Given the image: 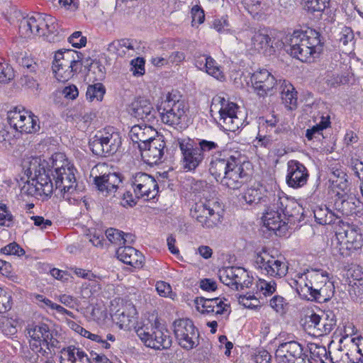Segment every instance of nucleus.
I'll use <instances>...</instances> for the list:
<instances>
[{
	"label": "nucleus",
	"mask_w": 363,
	"mask_h": 363,
	"mask_svg": "<svg viewBox=\"0 0 363 363\" xmlns=\"http://www.w3.org/2000/svg\"><path fill=\"white\" fill-rule=\"evenodd\" d=\"M282 103L289 110H295L297 108V91L294 86L286 80H279Z\"/></svg>",
	"instance_id": "nucleus-36"
},
{
	"label": "nucleus",
	"mask_w": 363,
	"mask_h": 363,
	"mask_svg": "<svg viewBox=\"0 0 363 363\" xmlns=\"http://www.w3.org/2000/svg\"><path fill=\"white\" fill-rule=\"evenodd\" d=\"M140 150L143 161L152 166L162 162L166 143L162 136H158L147 145H140Z\"/></svg>",
	"instance_id": "nucleus-24"
},
{
	"label": "nucleus",
	"mask_w": 363,
	"mask_h": 363,
	"mask_svg": "<svg viewBox=\"0 0 363 363\" xmlns=\"http://www.w3.org/2000/svg\"><path fill=\"white\" fill-rule=\"evenodd\" d=\"M28 334L30 337V350L36 354L34 362H46L55 354V349L60 348V342L53 336L49 326L43 323L28 325Z\"/></svg>",
	"instance_id": "nucleus-3"
},
{
	"label": "nucleus",
	"mask_w": 363,
	"mask_h": 363,
	"mask_svg": "<svg viewBox=\"0 0 363 363\" xmlns=\"http://www.w3.org/2000/svg\"><path fill=\"white\" fill-rule=\"evenodd\" d=\"M12 221L13 216L8 211L6 206L0 203V225L10 227Z\"/></svg>",
	"instance_id": "nucleus-57"
},
{
	"label": "nucleus",
	"mask_w": 363,
	"mask_h": 363,
	"mask_svg": "<svg viewBox=\"0 0 363 363\" xmlns=\"http://www.w3.org/2000/svg\"><path fill=\"white\" fill-rule=\"evenodd\" d=\"M117 257L126 264L141 268L144 264L143 255L131 246H121L116 251Z\"/></svg>",
	"instance_id": "nucleus-31"
},
{
	"label": "nucleus",
	"mask_w": 363,
	"mask_h": 363,
	"mask_svg": "<svg viewBox=\"0 0 363 363\" xmlns=\"http://www.w3.org/2000/svg\"><path fill=\"white\" fill-rule=\"evenodd\" d=\"M277 186L276 183H273L265 186L249 188L244 192L242 199L248 204L261 203L265 206L272 202L269 200V194L276 193Z\"/></svg>",
	"instance_id": "nucleus-27"
},
{
	"label": "nucleus",
	"mask_w": 363,
	"mask_h": 363,
	"mask_svg": "<svg viewBox=\"0 0 363 363\" xmlns=\"http://www.w3.org/2000/svg\"><path fill=\"white\" fill-rule=\"evenodd\" d=\"M128 111L132 116L146 123L154 122L158 112L154 108L150 101L144 97L135 99L130 104Z\"/></svg>",
	"instance_id": "nucleus-26"
},
{
	"label": "nucleus",
	"mask_w": 363,
	"mask_h": 363,
	"mask_svg": "<svg viewBox=\"0 0 363 363\" xmlns=\"http://www.w3.org/2000/svg\"><path fill=\"white\" fill-rule=\"evenodd\" d=\"M70 269L74 272V274L77 277L82 279H88L89 281H94L98 282L99 281H101L102 279L101 276L94 274L90 270H86L77 267H71Z\"/></svg>",
	"instance_id": "nucleus-50"
},
{
	"label": "nucleus",
	"mask_w": 363,
	"mask_h": 363,
	"mask_svg": "<svg viewBox=\"0 0 363 363\" xmlns=\"http://www.w3.org/2000/svg\"><path fill=\"white\" fill-rule=\"evenodd\" d=\"M315 36H310L308 31L294 30L286 38L284 43L286 51L302 62H313L314 55L318 46V33L314 31Z\"/></svg>",
	"instance_id": "nucleus-5"
},
{
	"label": "nucleus",
	"mask_w": 363,
	"mask_h": 363,
	"mask_svg": "<svg viewBox=\"0 0 363 363\" xmlns=\"http://www.w3.org/2000/svg\"><path fill=\"white\" fill-rule=\"evenodd\" d=\"M136 334L145 346L155 350L167 349L172 345L169 332L157 323L147 322L135 330Z\"/></svg>",
	"instance_id": "nucleus-12"
},
{
	"label": "nucleus",
	"mask_w": 363,
	"mask_h": 363,
	"mask_svg": "<svg viewBox=\"0 0 363 363\" xmlns=\"http://www.w3.org/2000/svg\"><path fill=\"white\" fill-rule=\"evenodd\" d=\"M334 281H325V284L319 286V302L323 299V302L329 301L334 295Z\"/></svg>",
	"instance_id": "nucleus-48"
},
{
	"label": "nucleus",
	"mask_w": 363,
	"mask_h": 363,
	"mask_svg": "<svg viewBox=\"0 0 363 363\" xmlns=\"http://www.w3.org/2000/svg\"><path fill=\"white\" fill-rule=\"evenodd\" d=\"M177 145L181 152V165L185 172L195 171L203 162L194 140L187 138L177 139Z\"/></svg>",
	"instance_id": "nucleus-19"
},
{
	"label": "nucleus",
	"mask_w": 363,
	"mask_h": 363,
	"mask_svg": "<svg viewBox=\"0 0 363 363\" xmlns=\"http://www.w3.org/2000/svg\"><path fill=\"white\" fill-rule=\"evenodd\" d=\"M287 303L285 298L281 296H274L270 300V306L277 312H284Z\"/></svg>",
	"instance_id": "nucleus-61"
},
{
	"label": "nucleus",
	"mask_w": 363,
	"mask_h": 363,
	"mask_svg": "<svg viewBox=\"0 0 363 363\" xmlns=\"http://www.w3.org/2000/svg\"><path fill=\"white\" fill-rule=\"evenodd\" d=\"M304 316L301 320V325L305 332L312 337H316L318 329V315L312 306L303 309Z\"/></svg>",
	"instance_id": "nucleus-39"
},
{
	"label": "nucleus",
	"mask_w": 363,
	"mask_h": 363,
	"mask_svg": "<svg viewBox=\"0 0 363 363\" xmlns=\"http://www.w3.org/2000/svg\"><path fill=\"white\" fill-rule=\"evenodd\" d=\"M204 70L209 75H211L218 79L223 78V74L220 67L217 65V63L214 59H213L211 56L208 58L207 66L204 68Z\"/></svg>",
	"instance_id": "nucleus-54"
},
{
	"label": "nucleus",
	"mask_w": 363,
	"mask_h": 363,
	"mask_svg": "<svg viewBox=\"0 0 363 363\" xmlns=\"http://www.w3.org/2000/svg\"><path fill=\"white\" fill-rule=\"evenodd\" d=\"M255 267L262 274L277 278L284 277L289 269L288 263L282 255L274 256L266 250H262L256 255Z\"/></svg>",
	"instance_id": "nucleus-14"
},
{
	"label": "nucleus",
	"mask_w": 363,
	"mask_h": 363,
	"mask_svg": "<svg viewBox=\"0 0 363 363\" xmlns=\"http://www.w3.org/2000/svg\"><path fill=\"white\" fill-rule=\"evenodd\" d=\"M0 251L1 253L6 255L21 256L25 254L24 250L21 248L20 245L15 242L9 243V245L2 247L0 250Z\"/></svg>",
	"instance_id": "nucleus-55"
},
{
	"label": "nucleus",
	"mask_w": 363,
	"mask_h": 363,
	"mask_svg": "<svg viewBox=\"0 0 363 363\" xmlns=\"http://www.w3.org/2000/svg\"><path fill=\"white\" fill-rule=\"evenodd\" d=\"M329 169V187L335 194V196L340 195L341 192L345 193L348 187L347 174L339 164L330 167Z\"/></svg>",
	"instance_id": "nucleus-30"
},
{
	"label": "nucleus",
	"mask_w": 363,
	"mask_h": 363,
	"mask_svg": "<svg viewBox=\"0 0 363 363\" xmlns=\"http://www.w3.org/2000/svg\"><path fill=\"white\" fill-rule=\"evenodd\" d=\"M319 325H322L323 329L319 328L321 334L319 336H323L330 333L333 328L336 325V319L334 313L332 311L319 309Z\"/></svg>",
	"instance_id": "nucleus-40"
},
{
	"label": "nucleus",
	"mask_w": 363,
	"mask_h": 363,
	"mask_svg": "<svg viewBox=\"0 0 363 363\" xmlns=\"http://www.w3.org/2000/svg\"><path fill=\"white\" fill-rule=\"evenodd\" d=\"M308 177L307 169L302 163L294 160L287 162L286 182L290 187L303 186L306 184Z\"/></svg>",
	"instance_id": "nucleus-28"
},
{
	"label": "nucleus",
	"mask_w": 363,
	"mask_h": 363,
	"mask_svg": "<svg viewBox=\"0 0 363 363\" xmlns=\"http://www.w3.org/2000/svg\"><path fill=\"white\" fill-rule=\"evenodd\" d=\"M257 288L264 296L271 295L276 290V283L274 281H267L264 279H259Z\"/></svg>",
	"instance_id": "nucleus-56"
},
{
	"label": "nucleus",
	"mask_w": 363,
	"mask_h": 363,
	"mask_svg": "<svg viewBox=\"0 0 363 363\" xmlns=\"http://www.w3.org/2000/svg\"><path fill=\"white\" fill-rule=\"evenodd\" d=\"M303 347L296 341H289L280 344L275 352L277 363H295L302 356Z\"/></svg>",
	"instance_id": "nucleus-29"
},
{
	"label": "nucleus",
	"mask_w": 363,
	"mask_h": 363,
	"mask_svg": "<svg viewBox=\"0 0 363 363\" xmlns=\"http://www.w3.org/2000/svg\"><path fill=\"white\" fill-rule=\"evenodd\" d=\"M52 167L55 174H52L55 183V189H59L63 199L70 201L72 199L77 200L75 194L78 193V185L76 183L74 168L65 158L62 153H55L52 156Z\"/></svg>",
	"instance_id": "nucleus-4"
},
{
	"label": "nucleus",
	"mask_w": 363,
	"mask_h": 363,
	"mask_svg": "<svg viewBox=\"0 0 363 363\" xmlns=\"http://www.w3.org/2000/svg\"><path fill=\"white\" fill-rule=\"evenodd\" d=\"M9 122L11 127L21 133H32L40 129L38 117L31 113L11 112Z\"/></svg>",
	"instance_id": "nucleus-25"
},
{
	"label": "nucleus",
	"mask_w": 363,
	"mask_h": 363,
	"mask_svg": "<svg viewBox=\"0 0 363 363\" xmlns=\"http://www.w3.org/2000/svg\"><path fill=\"white\" fill-rule=\"evenodd\" d=\"M121 144V134L113 126H107L97 130L89 142V146L94 155L105 157L114 155Z\"/></svg>",
	"instance_id": "nucleus-7"
},
{
	"label": "nucleus",
	"mask_w": 363,
	"mask_h": 363,
	"mask_svg": "<svg viewBox=\"0 0 363 363\" xmlns=\"http://www.w3.org/2000/svg\"><path fill=\"white\" fill-rule=\"evenodd\" d=\"M211 108L218 109L220 124L226 131L235 132L243 126V116L235 103L217 95L212 99Z\"/></svg>",
	"instance_id": "nucleus-8"
},
{
	"label": "nucleus",
	"mask_w": 363,
	"mask_h": 363,
	"mask_svg": "<svg viewBox=\"0 0 363 363\" xmlns=\"http://www.w3.org/2000/svg\"><path fill=\"white\" fill-rule=\"evenodd\" d=\"M209 172L223 186L233 190L240 189L248 179L237 152L212 155Z\"/></svg>",
	"instance_id": "nucleus-1"
},
{
	"label": "nucleus",
	"mask_w": 363,
	"mask_h": 363,
	"mask_svg": "<svg viewBox=\"0 0 363 363\" xmlns=\"http://www.w3.org/2000/svg\"><path fill=\"white\" fill-rule=\"evenodd\" d=\"M343 277L345 279V284L350 286L354 282L363 280V272L358 265L351 264L344 269Z\"/></svg>",
	"instance_id": "nucleus-42"
},
{
	"label": "nucleus",
	"mask_w": 363,
	"mask_h": 363,
	"mask_svg": "<svg viewBox=\"0 0 363 363\" xmlns=\"http://www.w3.org/2000/svg\"><path fill=\"white\" fill-rule=\"evenodd\" d=\"M156 290L158 294L163 297H168L172 293L171 286L163 281H160L156 283Z\"/></svg>",
	"instance_id": "nucleus-63"
},
{
	"label": "nucleus",
	"mask_w": 363,
	"mask_h": 363,
	"mask_svg": "<svg viewBox=\"0 0 363 363\" xmlns=\"http://www.w3.org/2000/svg\"><path fill=\"white\" fill-rule=\"evenodd\" d=\"M14 77L13 68L8 64L0 62V82L8 83Z\"/></svg>",
	"instance_id": "nucleus-52"
},
{
	"label": "nucleus",
	"mask_w": 363,
	"mask_h": 363,
	"mask_svg": "<svg viewBox=\"0 0 363 363\" xmlns=\"http://www.w3.org/2000/svg\"><path fill=\"white\" fill-rule=\"evenodd\" d=\"M220 280L225 285L238 291L249 288L252 284V278L242 267H230L219 270Z\"/></svg>",
	"instance_id": "nucleus-21"
},
{
	"label": "nucleus",
	"mask_w": 363,
	"mask_h": 363,
	"mask_svg": "<svg viewBox=\"0 0 363 363\" xmlns=\"http://www.w3.org/2000/svg\"><path fill=\"white\" fill-rule=\"evenodd\" d=\"M12 307L11 295L0 287V313L9 311Z\"/></svg>",
	"instance_id": "nucleus-51"
},
{
	"label": "nucleus",
	"mask_w": 363,
	"mask_h": 363,
	"mask_svg": "<svg viewBox=\"0 0 363 363\" xmlns=\"http://www.w3.org/2000/svg\"><path fill=\"white\" fill-rule=\"evenodd\" d=\"M250 81L254 91L259 96L274 94L279 84V81L267 69H259L254 72Z\"/></svg>",
	"instance_id": "nucleus-22"
},
{
	"label": "nucleus",
	"mask_w": 363,
	"mask_h": 363,
	"mask_svg": "<svg viewBox=\"0 0 363 363\" xmlns=\"http://www.w3.org/2000/svg\"><path fill=\"white\" fill-rule=\"evenodd\" d=\"M276 203L286 220L287 224L299 223L303 217L302 206L294 199L289 198L277 186L276 193L269 194V200Z\"/></svg>",
	"instance_id": "nucleus-15"
},
{
	"label": "nucleus",
	"mask_w": 363,
	"mask_h": 363,
	"mask_svg": "<svg viewBox=\"0 0 363 363\" xmlns=\"http://www.w3.org/2000/svg\"><path fill=\"white\" fill-rule=\"evenodd\" d=\"M107 51L118 57L132 56L135 52L134 41L127 38L114 40L108 44Z\"/></svg>",
	"instance_id": "nucleus-37"
},
{
	"label": "nucleus",
	"mask_w": 363,
	"mask_h": 363,
	"mask_svg": "<svg viewBox=\"0 0 363 363\" xmlns=\"http://www.w3.org/2000/svg\"><path fill=\"white\" fill-rule=\"evenodd\" d=\"M106 236L113 244L120 247L124 244V241H123V232L115 228L107 229L106 230Z\"/></svg>",
	"instance_id": "nucleus-53"
},
{
	"label": "nucleus",
	"mask_w": 363,
	"mask_h": 363,
	"mask_svg": "<svg viewBox=\"0 0 363 363\" xmlns=\"http://www.w3.org/2000/svg\"><path fill=\"white\" fill-rule=\"evenodd\" d=\"M199 287L207 292H211L215 291L217 288V282L212 279L208 278L202 279L199 281Z\"/></svg>",
	"instance_id": "nucleus-62"
},
{
	"label": "nucleus",
	"mask_w": 363,
	"mask_h": 363,
	"mask_svg": "<svg viewBox=\"0 0 363 363\" xmlns=\"http://www.w3.org/2000/svg\"><path fill=\"white\" fill-rule=\"evenodd\" d=\"M348 292L350 298L357 302H363V280L354 282L349 286Z\"/></svg>",
	"instance_id": "nucleus-49"
},
{
	"label": "nucleus",
	"mask_w": 363,
	"mask_h": 363,
	"mask_svg": "<svg viewBox=\"0 0 363 363\" xmlns=\"http://www.w3.org/2000/svg\"><path fill=\"white\" fill-rule=\"evenodd\" d=\"M336 218L337 216L326 205L319 206V225H330Z\"/></svg>",
	"instance_id": "nucleus-45"
},
{
	"label": "nucleus",
	"mask_w": 363,
	"mask_h": 363,
	"mask_svg": "<svg viewBox=\"0 0 363 363\" xmlns=\"http://www.w3.org/2000/svg\"><path fill=\"white\" fill-rule=\"evenodd\" d=\"M130 70L135 76H141L145 73V60L142 57H137L130 62Z\"/></svg>",
	"instance_id": "nucleus-58"
},
{
	"label": "nucleus",
	"mask_w": 363,
	"mask_h": 363,
	"mask_svg": "<svg viewBox=\"0 0 363 363\" xmlns=\"http://www.w3.org/2000/svg\"><path fill=\"white\" fill-rule=\"evenodd\" d=\"M196 310L202 314H214L216 316L227 317L230 313V305L225 297L207 298L197 297L194 300Z\"/></svg>",
	"instance_id": "nucleus-20"
},
{
	"label": "nucleus",
	"mask_w": 363,
	"mask_h": 363,
	"mask_svg": "<svg viewBox=\"0 0 363 363\" xmlns=\"http://www.w3.org/2000/svg\"><path fill=\"white\" fill-rule=\"evenodd\" d=\"M337 196L338 198L334 203L336 210L347 216H352L357 212V208H359L361 202L355 196L350 195L345 198V194L341 192V194Z\"/></svg>",
	"instance_id": "nucleus-35"
},
{
	"label": "nucleus",
	"mask_w": 363,
	"mask_h": 363,
	"mask_svg": "<svg viewBox=\"0 0 363 363\" xmlns=\"http://www.w3.org/2000/svg\"><path fill=\"white\" fill-rule=\"evenodd\" d=\"M130 183L134 194L138 199L150 200L155 199L159 192V186L155 179L145 172H139L134 174Z\"/></svg>",
	"instance_id": "nucleus-18"
},
{
	"label": "nucleus",
	"mask_w": 363,
	"mask_h": 363,
	"mask_svg": "<svg viewBox=\"0 0 363 363\" xmlns=\"http://www.w3.org/2000/svg\"><path fill=\"white\" fill-rule=\"evenodd\" d=\"M69 42L73 47L79 48L85 46L86 43V38L82 35V33L80 31H76L69 38Z\"/></svg>",
	"instance_id": "nucleus-59"
},
{
	"label": "nucleus",
	"mask_w": 363,
	"mask_h": 363,
	"mask_svg": "<svg viewBox=\"0 0 363 363\" xmlns=\"http://www.w3.org/2000/svg\"><path fill=\"white\" fill-rule=\"evenodd\" d=\"M157 109L164 123L182 128L187 108L184 101L178 99L175 94L168 93L158 104Z\"/></svg>",
	"instance_id": "nucleus-9"
},
{
	"label": "nucleus",
	"mask_w": 363,
	"mask_h": 363,
	"mask_svg": "<svg viewBox=\"0 0 363 363\" xmlns=\"http://www.w3.org/2000/svg\"><path fill=\"white\" fill-rule=\"evenodd\" d=\"M115 198L118 199L120 200V204L125 208L134 206L137 203L136 199H138L135 197V194L133 195L130 191L121 193L118 191V190L117 191L116 197Z\"/></svg>",
	"instance_id": "nucleus-46"
},
{
	"label": "nucleus",
	"mask_w": 363,
	"mask_h": 363,
	"mask_svg": "<svg viewBox=\"0 0 363 363\" xmlns=\"http://www.w3.org/2000/svg\"><path fill=\"white\" fill-rule=\"evenodd\" d=\"M174 333L179 345L190 350L199 345V332L189 319H178L173 323Z\"/></svg>",
	"instance_id": "nucleus-16"
},
{
	"label": "nucleus",
	"mask_w": 363,
	"mask_h": 363,
	"mask_svg": "<svg viewBox=\"0 0 363 363\" xmlns=\"http://www.w3.org/2000/svg\"><path fill=\"white\" fill-rule=\"evenodd\" d=\"M75 330L77 333H79L81 335H82L85 337H87V338L99 343V346L101 347L106 349V350L111 348V345H110V343H108V342H105L104 341H103L101 335L91 333V332L86 330V329L83 328L82 327H81L78 325H77Z\"/></svg>",
	"instance_id": "nucleus-44"
},
{
	"label": "nucleus",
	"mask_w": 363,
	"mask_h": 363,
	"mask_svg": "<svg viewBox=\"0 0 363 363\" xmlns=\"http://www.w3.org/2000/svg\"><path fill=\"white\" fill-rule=\"evenodd\" d=\"M191 17L193 26L195 24H201L205 19L204 11L199 6H194L191 9Z\"/></svg>",
	"instance_id": "nucleus-60"
},
{
	"label": "nucleus",
	"mask_w": 363,
	"mask_h": 363,
	"mask_svg": "<svg viewBox=\"0 0 363 363\" xmlns=\"http://www.w3.org/2000/svg\"><path fill=\"white\" fill-rule=\"evenodd\" d=\"M309 271L304 274H298V280H294L297 287L296 291L299 296L307 301H316L318 289H313L312 281L308 279Z\"/></svg>",
	"instance_id": "nucleus-32"
},
{
	"label": "nucleus",
	"mask_w": 363,
	"mask_h": 363,
	"mask_svg": "<svg viewBox=\"0 0 363 363\" xmlns=\"http://www.w3.org/2000/svg\"><path fill=\"white\" fill-rule=\"evenodd\" d=\"M194 145L197 147V150L203 160L206 155H210L216 152H217L215 155L219 152L218 151L219 145L215 141L198 138L194 140Z\"/></svg>",
	"instance_id": "nucleus-41"
},
{
	"label": "nucleus",
	"mask_w": 363,
	"mask_h": 363,
	"mask_svg": "<svg viewBox=\"0 0 363 363\" xmlns=\"http://www.w3.org/2000/svg\"><path fill=\"white\" fill-rule=\"evenodd\" d=\"M106 89L101 83L89 85L86 91V99L89 101H101L105 94Z\"/></svg>",
	"instance_id": "nucleus-43"
},
{
	"label": "nucleus",
	"mask_w": 363,
	"mask_h": 363,
	"mask_svg": "<svg viewBox=\"0 0 363 363\" xmlns=\"http://www.w3.org/2000/svg\"><path fill=\"white\" fill-rule=\"evenodd\" d=\"M191 216L204 228H213L222 221L223 209L214 199L199 201L191 208Z\"/></svg>",
	"instance_id": "nucleus-10"
},
{
	"label": "nucleus",
	"mask_w": 363,
	"mask_h": 363,
	"mask_svg": "<svg viewBox=\"0 0 363 363\" xmlns=\"http://www.w3.org/2000/svg\"><path fill=\"white\" fill-rule=\"evenodd\" d=\"M156 131L150 125H133L129 133L130 140L133 143H137L140 149V145H147L149 142L155 139V135Z\"/></svg>",
	"instance_id": "nucleus-33"
},
{
	"label": "nucleus",
	"mask_w": 363,
	"mask_h": 363,
	"mask_svg": "<svg viewBox=\"0 0 363 363\" xmlns=\"http://www.w3.org/2000/svg\"><path fill=\"white\" fill-rule=\"evenodd\" d=\"M330 117L329 115L322 116L320 117V121L319 122V135H321L324 140L321 142L320 147L322 151L326 153L332 152L335 146V140L332 136L330 130L328 133H325V135L323 133L324 130L327 131L328 128H330Z\"/></svg>",
	"instance_id": "nucleus-38"
},
{
	"label": "nucleus",
	"mask_w": 363,
	"mask_h": 363,
	"mask_svg": "<svg viewBox=\"0 0 363 363\" xmlns=\"http://www.w3.org/2000/svg\"><path fill=\"white\" fill-rule=\"evenodd\" d=\"M251 48L263 54L271 53L273 50L272 38L267 30L259 29L255 31L251 38Z\"/></svg>",
	"instance_id": "nucleus-34"
},
{
	"label": "nucleus",
	"mask_w": 363,
	"mask_h": 363,
	"mask_svg": "<svg viewBox=\"0 0 363 363\" xmlns=\"http://www.w3.org/2000/svg\"><path fill=\"white\" fill-rule=\"evenodd\" d=\"M105 164H96L91 171V177L97 190L103 196L113 199L116 197V193L120 189L122 182L121 174L116 172H106Z\"/></svg>",
	"instance_id": "nucleus-13"
},
{
	"label": "nucleus",
	"mask_w": 363,
	"mask_h": 363,
	"mask_svg": "<svg viewBox=\"0 0 363 363\" xmlns=\"http://www.w3.org/2000/svg\"><path fill=\"white\" fill-rule=\"evenodd\" d=\"M319 11H321L320 18L325 21L333 22L335 13L330 8V0H319Z\"/></svg>",
	"instance_id": "nucleus-47"
},
{
	"label": "nucleus",
	"mask_w": 363,
	"mask_h": 363,
	"mask_svg": "<svg viewBox=\"0 0 363 363\" xmlns=\"http://www.w3.org/2000/svg\"><path fill=\"white\" fill-rule=\"evenodd\" d=\"M20 83L22 86L32 90L38 89L39 86L38 82L33 77L28 75L22 77L20 79Z\"/></svg>",
	"instance_id": "nucleus-64"
},
{
	"label": "nucleus",
	"mask_w": 363,
	"mask_h": 363,
	"mask_svg": "<svg viewBox=\"0 0 363 363\" xmlns=\"http://www.w3.org/2000/svg\"><path fill=\"white\" fill-rule=\"evenodd\" d=\"M22 169L28 180L21 188L22 195L31 196L43 200L51 196L53 184L50 169L46 168L45 160L38 157H27L22 162Z\"/></svg>",
	"instance_id": "nucleus-2"
},
{
	"label": "nucleus",
	"mask_w": 363,
	"mask_h": 363,
	"mask_svg": "<svg viewBox=\"0 0 363 363\" xmlns=\"http://www.w3.org/2000/svg\"><path fill=\"white\" fill-rule=\"evenodd\" d=\"M345 228H339L333 240V254L347 257L352 250L363 246L362 230L354 224H347Z\"/></svg>",
	"instance_id": "nucleus-6"
},
{
	"label": "nucleus",
	"mask_w": 363,
	"mask_h": 363,
	"mask_svg": "<svg viewBox=\"0 0 363 363\" xmlns=\"http://www.w3.org/2000/svg\"><path fill=\"white\" fill-rule=\"evenodd\" d=\"M262 216L264 225L277 235H282L288 229L286 220L276 203H267Z\"/></svg>",
	"instance_id": "nucleus-23"
},
{
	"label": "nucleus",
	"mask_w": 363,
	"mask_h": 363,
	"mask_svg": "<svg viewBox=\"0 0 363 363\" xmlns=\"http://www.w3.org/2000/svg\"><path fill=\"white\" fill-rule=\"evenodd\" d=\"M52 21L50 16H44L41 13H33L23 17L19 23V33L25 38H29L34 35H44L46 29L52 32L48 25Z\"/></svg>",
	"instance_id": "nucleus-17"
},
{
	"label": "nucleus",
	"mask_w": 363,
	"mask_h": 363,
	"mask_svg": "<svg viewBox=\"0 0 363 363\" xmlns=\"http://www.w3.org/2000/svg\"><path fill=\"white\" fill-rule=\"evenodd\" d=\"M82 53L71 50L56 52L52 66L56 79L61 82L69 80L82 65Z\"/></svg>",
	"instance_id": "nucleus-11"
}]
</instances>
